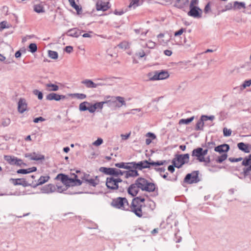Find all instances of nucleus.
<instances>
[{"label":"nucleus","mask_w":251,"mask_h":251,"mask_svg":"<svg viewBox=\"0 0 251 251\" xmlns=\"http://www.w3.org/2000/svg\"><path fill=\"white\" fill-rule=\"evenodd\" d=\"M145 201V198L143 197L134 198L128 210L132 212L138 217H142L145 213L143 209L142 204Z\"/></svg>","instance_id":"obj_1"},{"label":"nucleus","mask_w":251,"mask_h":251,"mask_svg":"<svg viewBox=\"0 0 251 251\" xmlns=\"http://www.w3.org/2000/svg\"><path fill=\"white\" fill-rule=\"evenodd\" d=\"M55 179L60 180L64 185L68 187L79 186L82 183L80 180L77 179V176L74 174L71 175L70 177L63 174H59L56 176Z\"/></svg>","instance_id":"obj_2"},{"label":"nucleus","mask_w":251,"mask_h":251,"mask_svg":"<svg viewBox=\"0 0 251 251\" xmlns=\"http://www.w3.org/2000/svg\"><path fill=\"white\" fill-rule=\"evenodd\" d=\"M166 163L165 160H160L154 162L151 161L150 159V161L144 160L140 161L138 163L132 162H130L131 169L142 170L144 168H148L150 167V166H162Z\"/></svg>","instance_id":"obj_3"},{"label":"nucleus","mask_w":251,"mask_h":251,"mask_svg":"<svg viewBox=\"0 0 251 251\" xmlns=\"http://www.w3.org/2000/svg\"><path fill=\"white\" fill-rule=\"evenodd\" d=\"M111 205L115 208L122 210H128L129 209V205L125 198L119 197L114 199L111 202Z\"/></svg>","instance_id":"obj_4"},{"label":"nucleus","mask_w":251,"mask_h":251,"mask_svg":"<svg viewBox=\"0 0 251 251\" xmlns=\"http://www.w3.org/2000/svg\"><path fill=\"white\" fill-rule=\"evenodd\" d=\"M189 155L188 153L177 155L173 160L174 165L178 168H180L183 164L189 162Z\"/></svg>","instance_id":"obj_5"},{"label":"nucleus","mask_w":251,"mask_h":251,"mask_svg":"<svg viewBox=\"0 0 251 251\" xmlns=\"http://www.w3.org/2000/svg\"><path fill=\"white\" fill-rule=\"evenodd\" d=\"M208 153V149L203 150L201 148L194 149L192 152V156L200 162L204 161V157Z\"/></svg>","instance_id":"obj_6"},{"label":"nucleus","mask_w":251,"mask_h":251,"mask_svg":"<svg viewBox=\"0 0 251 251\" xmlns=\"http://www.w3.org/2000/svg\"><path fill=\"white\" fill-rule=\"evenodd\" d=\"M122 182L120 178H115L114 176L108 177L106 179V185L107 187L111 190H115L118 189L119 184Z\"/></svg>","instance_id":"obj_7"},{"label":"nucleus","mask_w":251,"mask_h":251,"mask_svg":"<svg viewBox=\"0 0 251 251\" xmlns=\"http://www.w3.org/2000/svg\"><path fill=\"white\" fill-rule=\"evenodd\" d=\"M4 158L9 164L11 165H16L20 167L26 165L22 159L18 158L14 156L5 155L4 156Z\"/></svg>","instance_id":"obj_8"},{"label":"nucleus","mask_w":251,"mask_h":251,"mask_svg":"<svg viewBox=\"0 0 251 251\" xmlns=\"http://www.w3.org/2000/svg\"><path fill=\"white\" fill-rule=\"evenodd\" d=\"M100 170L106 175H113L115 176H123L124 175V171H122L120 170L115 168L101 167Z\"/></svg>","instance_id":"obj_9"},{"label":"nucleus","mask_w":251,"mask_h":251,"mask_svg":"<svg viewBox=\"0 0 251 251\" xmlns=\"http://www.w3.org/2000/svg\"><path fill=\"white\" fill-rule=\"evenodd\" d=\"M198 175L199 171H194L188 174L184 178V182L189 184L197 183L200 181Z\"/></svg>","instance_id":"obj_10"},{"label":"nucleus","mask_w":251,"mask_h":251,"mask_svg":"<svg viewBox=\"0 0 251 251\" xmlns=\"http://www.w3.org/2000/svg\"><path fill=\"white\" fill-rule=\"evenodd\" d=\"M242 165L248 166L243 169V173L245 176H248L251 175V154L248 157H245L242 163Z\"/></svg>","instance_id":"obj_11"},{"label":"nucleus","mask_w":251,"mask_h":251,"mask_svg":"<svg viewBox=\"0 0 251 251\" xmlns=\"http://www.w3.org/2000/svg\"><path fill=\"white\" fill-rule=\"evenodd\" d=\"M158 43L160 45L162 46H166L168 44V42L173 40L169 34L160 33L157 36Z\"/></svg>","instance_id":"obj_12"},{"label":"nucleus","mask_w":251,"mask_h":251,"mask_svg":"<svg viewBox=\"0 0 251 251\" xmlns=\"http://www.w3.org/2000/svg\"><path fill=\"white\" fill-rule=\"evenodd\" d=\"M169 75L167 71L155 72L154 75L151 78L152 80H162L168 78Z\"/></svg>","instance_id":"obj_13"},{"label":"nucleus","mask_w":251,"mask_h":251,"mask_svg":"<svg viewBox=\"0 0 251 251\" xmlns=\"http://www.w3.org/2000/svg\"><path fill=\"white\" fill-rule=\"evenodd\" d=\"M185 31V28H181L177 31L175 32L174 38L173 39V44L175 45H180L182 44L181 38L179 36L182 34V33Z\"/></svg>","instance_id":"obj_14"},{"label":"nucleus","mask_w":251,"mask_h":251,"mask_svg":"<svg viewBox=\"0 0 251 251\" xmlns=\"http://www.w3.org/2000/svg\"><path fill=\"white\" fill-rule=\"evenodd\" d=\"M40 190L41 193L50 194L56 192V187L52 184H49L42 187Z\"/></svg>","instance_id":"obj_15"},{"label":"nucleus","mask_w":251,"mask_h":251,"mask_svg":"<svg viewBox=\"0 0 251 251\" xmlns=\"http://www.w3.org/2000/svg\"><path fill=\"white\" fill-rule=\"evenodd\" d=\"M10 181L13 183L14 185H22L24 187L31 186L32 184L31 183H29L27 181H26L24 178H11L10 179Z\"/></svg>","instance_id":"obj_16"},{"label":"nucleus","mask_w":251,"mask_h":251,"mask_svg":"<svg viewBox=\"0 0 251 251\" xmlns=\"http://www.w3.org/2000/svg\"><path fill=\"white\" fill-rule=\"evenodd\" d=\"M27 109V104L25 99L20 98L18 103V111L22 114Z\"/></svg>","instance_id":"obj_17"},{"label":"nucleus","mask_w":251,"mask_h":251,"mask_svg":"<svg viewBox=\"0 0 251 251\" xmlns=\"http://www.w3.org/2000/svg\"><path fill=\"white\" fill-rule=\"evenodd\" d=\"M190 10L188 13V15L194 18H200L201 17V9L198 7H192L190 8Z\"/></svg>","instance_id":"obj_18"},{"label":"nucleus","mask_w":251,"mask_h":251,"mask_svg":"<svg viewBox=\"0 0 251 251\" xmlns=\"http://www.w3.org/2000/svg\"><path fill=\"white\" fill-rule=\"evenodd\" d=\"M66 99V96L62 95H58L56 93H51L48 94L46 97V99L49 100H54L56 101H59L61 100H64Z\"/></svg>","instance_id":"obj_19"},{"label":"nucleus","mask_w":251,"mask_h":251,"mask_svg":"<svg viewBox=\"0 0 251 251\" xmlns=\"http://www.w3.org/2000/svg\"><path fill=\"white\" fill-rule=\"evenodd\" d=\"M50 179V176H41L38 180L37 182L35 183L33 181H32L31 185L33 188L36 187L38 185H42L43 184L48 182Z\"/></svg>","instance_id":"obj_20"},{"label":"nucleus","mask_w":251,"mask_h":251,"mask_svg":"<svg viewBox=\"0 0 251 251\" xmlns=\"http://www.w3.org/2000/svg\"><path fill=\"white\" fill-rule=\"evenodd\" d=\"M139 188L138 185L136 184V182L130 185L128 188V193L132 196H135L138 193Z\"/></svg>","instance_id":"obj_21"},{"label":"nucleus","mask_w":251,"mask_h":251,"mask_svg":"<svg viewBox=\"0 0 251 251\" xmlns=\"http://www.w3.org/2000/svg\"><path fill=\"white\" fill-rule=\"evenodd\" d=\"M229 149V146L227 144H222L215 147L214 151L219 153L226 152Z\"/></svg>","instance_id":"obj_22"},{"label":"nucleus","mask_w":251,"mask_h":251,"mask_svg":"<svg viewBox=\"0 0 251 251\" xmlns=\"http://www.w3.org/2000/svg\"><path fill=\"white\" fill-rule=\"evenodd\" d=\"M189 0H176L175 6L179 9H183L188 6Z\"/></svg>","instance_id":"obj_23"},{"label":"nucleus","mask_w":251,"mask_h":251,"mask_svg":"<svg viewBox=\"0 0 251 251\" xmlns=\"http://www.w3.org/2000/svg\"><path fill=\"white\" fill-rule=\"evenodd\" d=\"M146 184L145 185V188L144 189L143 191L151 192L155 190L156 186L154 183L147 180H146Z\"/></svg>","instance_id":"obj_24"},{"label":"nucleus","mask_w":251,"mask_h":251,"mask_svg":"<svg viewBox=\"0 0 251 251\" xmlns=\"http://www.w3.org/2000/svg\"><path fill=\"white\" fill-rule=\"evenodd\" d=\"M67 34L69 36L78 37L80 35L81 32L77 28H74L69 30L67 32Z\"/></svg>","instance_id":"obj_25"},{"label":"nucleus","mask_w":251,"mask_h":251,"mask_svg":"<svg viewBox=\"0 0 251 251\" xmlns=\"http://www.w3.org/2000/svg\"><path fill=\"white\" fill-rule=\"evenodd\" d=\"M81 83L84 84L86 87L88 88H96L97 85L91 79H86L81 81Z\"/></svg>","instance_id":"obj_26"},{"label":"nucleus","mask_w":251,"mask_h":251,"mask_svg":"<svg viewBox=\"0 0 251 251\" xmlns=\"http://www.w3.org/2000/svg\"><path fill=\"white\" fill-rule=\"evenodd\" d=\"M124 175L126 178L134 177L138 176V172L136 170L129 169L128 171H124Z\"/></svg>","instance_id":"obj_27"},{"label":"nucleus","mask_w":251,"mask_h":251,"mask_svg":"<svg viewBox=\"0 0 251 251\" xmlns=\"http://www.w3.org/2000/svg\"><path fill=\"white\" fill-rule=\"evenodd\" d=\"M146 180L147 179L144 178L140 177L135 181L139 189H140L142 191L144 190V189L145 188V185L146 184Z\"/></svg>","instance_id":"obj_28"},{"label":"nucleus","mask_w":251,"mask_h":251,"mask_svg":"<svg viewBox=\"0 0 251 251\" xmlns=\"http://www.w3.org/2000/svg\"><path fill=\"white\" fill-rule=\"evenodd\" d=\"M46 90L48 91H57L59 90V86L56 84L48 83L45 84Z\"/></svg>","instance_id":"obj_29"},{"label":"nucleus","mask_w":251,"mask_h":251,"mask_svg":"<svg viewBox=\"0 0 251 251\" xmlns=\"http://www.w3.org/2000/svg\"><path fill=\"white\" fill-rule=\"evenodd\" d=\"M108 9V6L107 4L105 2H102L101 1L98 2L96 4V9L98 11H106Z\"/></svg>","instance_id":"obj_30"},{"label":"nucleus","mask_w":251,"mask_h":251,"mask_svg":"<svg viewBox=\"0 0 251 251\" xmlns=\"http://www.w3.org/2000/svg\"><path fill=\"white\" fill-rule=\"evenodd\" d=\"M237 147L239 150L246 153H249L250 152L251 149L249 148L248 145L244 143H239L237 144Z\"/></svg>","instance_id":"obj_31"},{"label":"nucleus","mask_w":251,"mask_h":251,"mask_svg":"<svg viewBox=\"0 0 251 251\" xmlns=\"http://www.w3.org/2000/svg\"><path fill=\"white\" fill-rule=\"evenodd\" d=\"M37 170L36 167H33L31 168H29L26 169H19L17 171V173L22 174H26L31 172H33L36 171Z\"/></svg>","instance_id":"obj_32"},{"label":"nucleus","mask_w":251,"mask_h":251,"mask_svg":"<svg viewBox=\"0 0 251 251\" xmlns=\"http://www.w3.org/2000/svg\"><path fill=\"white\" fill-rule=\"evenodd\" d=\"M115 101L117 100L120 104H117L116 106L118 107H121L123 105H126V103L125 100V99L123 97H120V96H117V97H114V98H112Z\"/></svg>","instance_id":"obj_33"},{"label":"nucleus","mask_w":251,"mask_h":251,"mask_svg":"<svg viewBox=\"0 0 251 251\" xmlns=\"http://www.w3.org/2000/svg\"><path fill=\"white\" fill-rule=\"evenodd\" d=\"M130 162L129 163H124V162H120L116 163L115 166L119 168H124L126 169H131Z\"/></svg>","instance_id":"obj_34"},{"label":"nucleus","mask_w":251,"mask_h":251,"mask_svg":"<svg viewBox=\"0 0 251 251\" xmlns=\"http://www.w3.org/2000/svg\"><path fill=\"white\" fill-rule=\"evenodd\" d=\"M205 121L204 119H202L201 116V119L198 121L196 124V129L197 130H202L204 126V122Z\"/></svg>","instance_id":"obj_35"},{"label":"nucleus","mask_w":251,"mask_h":251,"mask_svg":"<svg viewBox=\"0 0 251 251\" xmlns=\"http://www.w3.org/2000/svg\"><path fill=\"white\" fill-rule=\"evenodd\" d=\"M45 157L43 155L36 153L35 152L33 153V155L31 157V160H44Z\"/></svg>","instance_id":"obj_36"},{"label":"nucleus","mask_w":251,"mask_h":251,"mask_svg":"<svg viewBox=\"0 0 251 251\" xmlns=\"http://www.w3.org/2000/svg\"><path fill=\"white\" fill-rule=\"evenodd\" d=\"M90 103L87 101H84L80 103L79 105V109L81 111H84L87 110L88 106L90 105Z\"/></svg>","instance_id":"obj_37"},{"label":"nucleus","mask_w":251,"mask_h":251,"mask_svg":"<svg viewBox=\"0 0 251 251\" xmlns=\"http://www.w3.org/2000/svg\"><path fill=\"white\" fill-rule=\"evenodd\" d=\"M55 186L56 187V191L58 193H63L67 190L68 188V186L66 185H61L58 183L55 185Z\"/></svg>","instance_id":"obj_38"},{"label":"nucleus","mask_w":251,"mask_h":251,"mask_svg":"<svg viewBox=\"0 0 251 251\" xmlns=\"http://www.w3.org/2000/svg\"><path fill=\"white\" fill-rule=\"evenodd\" d=\"M69 2L71 6L73 7L78 13L81 11V8L75 3V0H69Z\"/></svg>","instance_id":"obj_39"},{"label":"nucleus","mask_w":251,"mask_h":251,"mask_svg":"<svg viewBox=\"0 0 251 251\" xmlns=\"http://www.w3.org/2000/svg\"><path fill=\"white\" fill-rule=\"evenodd\" d=\"M69 96L72 98H75L79 100H83L86 98V95L84 94H79V93H74V94H70Z\"/></svg>","instance_id":"obj_40"},{"label":"nucleus","mask_w":251,"mask_h":251,"mask_svg":"<svg viewBox=\"0 0 251 251\" xmlns=\"http://www.w3.org/2000/svg\"><path fill=\"white\" fill-rule=\"evenodd\" d=\"M233 7L234 9H240L242 8H245V3L244 2L234 1L233 3Z\"/></svg>","instance_id":"obj_41"},{"label":"nucleus","mask_w":251,"mask_h":251,"mask_svg":"<svg viewBox=\"0 0 251 251\" xmlns=\"http://www.w3.org/2000/svg\"><path fill=\"white\" fill-rule=\"evenodd\" d=\"M146 136L147 137H150V138H151V139H150V138H147L146 139V144L147 145H150L151 141H152V139H154L155 138L156 136L154 134L152 133H151V132H148L147 134H146Z\"/></svg>","instance_id":"obj_42"},{"label":"nucleus","mask_w":251,"mask_h":251,"mask_svg":"<svg viewBox=\"0 0 251 251\" xmlns=\"http://www.w3.org/2000/svg\"><path fill=\"white\" fill-rule=\"evenodd\" d=\"M34 10L38 13L45 12L43 6L40 4L35 5L34 6Z\"/></svg>","instance_id":"obj_43"},{"label":"nucleus","mask_w":251,"mask_h":251,"mask_svg":"<svg viewBox=\"0 0 251 251\" xmlns=\"http://www.w3.org/2000/svg\"><path fill=\"white\" fill-rule=\"evenodd\" d=\"M86 181L91 185L93 186H96L97 185L99 184V180L98 179L97 177H96L95 178H90L88 179H86Z\"/></svg>","instance_id":"obj_44"},{"label":"nucleus","mask_w":251,"mask_h":251,"mask_svg":"<svg viewBox=\"0 0 251 251\" xmlns=\"http://www.w3.org/2000/svg\"><path fill=\"white\" fill-rule=\"evenodd\" d=\"M194 119V117H190L189 118L186 119H181L179 121V124H180V125H182V124L187 125V124H189L190 123H191L192 121H193Z\"/></svg>","instance_id":"obj_45"},{"label":"nucleus","mask_w":251,"mask_h":251,"mask_svg":"<svg viewBox=\"0 0 251 251\" xmlns=\"http://www.w3.org/2000/svg\"><path fill=\"white\" fill-rule=\"evenodd\" d=\"M48 55L50 58L53 59H56L58 57V53L56 51L50 50L48 51Z\"/></svg>","instance_id":"obj_46"},{"label":"nucleus","mask_w":251,"mask_h":251,"mask_svg":"<svg viewBox=\"0 0 251 251\" xmlns=\"http://www.w3.org/2000/svg\"><path fill=\"white\" fill-rule=\"evenodd\" d=\"M130 3L128 6L129 8H133L135 9L139 5V0H129Z\"/></svg>","instance_id":"obj_47"},{"label":"nucleus","mask_w":251,"mask_h":251,"mask_svg":"<svg viewBox=\"0 0 251 251\" xmlns=\"http://www.w3.org/2000/svg\"><path fill=\"white\" fill-rule=\"evenodd\" d=\"M118 47L120 49L126 50L129 48V44L126 41H123L120 43Z\"/></svg>","instance_id":"obj_48"},{"label":"nucleus","mask_w":251,"mask_h":251,"mask_svg":"<svg viewBox=\"0 0 251 251\" xmlns=\"http://www.w3.org/2000/svg\"><path fill=\"white\" fill-rule=\"evenodd\" d=\"M227 157V155L226 153H224L221 156H219L216 159V162L219 163L223 162Z\"/></svg>","instance_id":"obj_49"},{"label":"nucleus","mask_w":251,"mask_h":251,"mask_svg":"<svg viewBox=\"0 0 251 251\" xmlns=\"http://www.w3.org/2000/svg\"><path fill=\"white\" fill-rule=\"evenodd\" d=\"M156 43L151 41H149L147 43L145 44V47L150 49H153L155 47Z\"/></svg>","instance_id":"obj_50"},{"label":"nucleus","mask_w":251,"mask_h":251,"mask_svg":"<svg viewBox=\"0 0 251 251\" xmlns=\"http://www.w3.org/2000/svg\"><path fill=\"white\" fill-rule=\"evenodd\" d=\"M11 120L9 118L3 119L1 122V125L4 127H6L9 126Z\"/></svg>","instance_id":"obj_51"},{"label":"nucleus","mask_w":251,"mask_h":251,"mask_svg":"<svg viewBox=\"0 0 251 251\" xmlns=\"http://www.w3.org/2000/svg\"><path fill=\"white\" fill-rule=\"evenodd\" d=\"M242 68H245L247 71L251 70V60H250L249 61L246 62L242 65Z\"/></svg>","instance_id":"obj_52"},{"label":"nucleus","mask_w":251,"mask_h":251,"mask_svg":"<svg viewBox=\"0 0 251 251\" xmlns=\"http://www.w3.org/2000/svg\"><path fill=\"white\" fill-rule=\"evenodd\" d=\"M29 49L30 51L32 53H34L37 50V45L35 43H31L29 45Z\"/></svg>","instance_id":"obj_53"},{"label":"nucleus","mask_w":251,"mask_h":251,"mask_svg":"<svg viewBox=\"0 0 251 251\" xmlns=\"http://www.w3.org/2000/svg\"><path fill=\"white\" fill-rule=\"evenodd\" d=\"M232 131L230 129L224 127L223 129V134L224 136H229L231 134Z\"/></svg>","instance_id":"obj_54"},{"label":"nucleus","mask_w":251,"mask_h":251,"mask_svg":"<svg viewBox=\"0 0 251 251\" xmlns=\"http://www.w3.org/2000/svg\"><path fill=\"white\" fill-rule=\"evenodd\" d=\"M33 93L35 95L37 96L38 99L40 100H42L43 98L42 93L38 90L36 89V90H33Z\"/></svg>","instance_id":"obj_55"},{"label":"nucleus","mask_w":251,"mask_h":251,"mask_svg":"<svg viewBox=\"0 0 251 251\" xmlns=\"http://www.w3.org/2000/svg\"><path fill=\"white\" fill-rule=\"evenodd\" d=\"M147 205L149 207V208L151 210H153L155 207V202L151 200H149L147 202Z\"/></svg>","instance_id":"obj_56"},{"label":"nucleus","mask_w":251,"mask_h":251,"mask_svg":"<svg viewBox=\"0 0 251 251\" xmlns=\"http://www.w3.org/2000/svg\"><path fill=\"white\" fill-rule=\"evenodd\" d=\"M94 106L95 107H96V110L97 109H102L103 106V102H98L94 103Z\"/></svg>","instance_id":"obj_57"},{"label":"nucleus","mask_w":251,"mask_h":251,"mask_svg":"<svg viewBox=\"0 0 251 251\" xmlns=\"http://www.w3.org/2000/svg\"><path fill=\"white\" fill-rule=\"evenodd\" d=\"M251 85V79L249 80H246L244 81L243 84L241 85V89H244L247 87H249Z\"/></svg>","instance_id":"obj_58"},{"label":"nucleus","mask_w":251,"mask_h":251,"mask_svg":"<svg viewBox=\"0 0 251 251\" xmlns=\"http://www.w3.org/2000/svg\"><path fill=\"white\" fill-rule=\"evenodd\" d=\"M103 143V140L101 138H99L98 139L93 143V145L95 146H99Z\"/></svg>","instance_id":"obj_59"},{"label":"nucleus","mask_w":251,"mask_h":251,"mask_svg":"<svg viewBox=\"0 0 251 251\" xmlns=\"http://www.w3.org/2000/svg\"><path fill=\"white\" fill-rule=\"evenodd\" d=\"M202 119H204L205 121L207 120L213 121L215 119V116L213 115L211 116H206V115H202Z\"/></svg>","instance_id":"obj_60"},{"label":"nucleus","mask_w":251,"mask_h":251,"mask_svg":"<svg viewBox=\"0 0 251 251\" xmlns=\"http://www.w3.org/2000/svg\"><path fill=\"white\" fill-rule=\"evenodd\" d=\"M155 167L154 168V169L157 171V172H158L160 173V174H161V173H164L165 170H166V169L165 168V167H158L157 166H154Z\"/></svg>","instance_id":"obj_61"},{"label":"nucleus","mask_w":251,"mask_h":251,"mask_svg":"<svg viewBox=\"0 0 251 251\" xmlns=\"http://www.w3.org/2000/svg\"><path fill=\"white\" fill-rule=\"evenodd\" d=\"M9 27L7 26V22L5 21H3L0 23V30H2L4 28H8Z\"/></svg>","instance_id":"obj_62"},{"label":"nucleus","mask_w":251,"mask_h":251,"mask_svg":"<svg viewBox=\"0 0 251 251\" xmlns=\"http://www.w3.org/2000/svg\"><path fill=\"white\" fill-rule=\"evenodd\" d=\"M198 0H191L190 4V8L197 7L196 5L198 4Z\"/></svg>","instance_id":"obj_63"},{"label":"nucleus","mask_w":251,"mask_h":251,"mask_svg":"<svg viewBox=\"0 0 251 251\" xmlns=\"http://www.w3.org/2000/svg\"><path fill=\"white\" fill-rule=\"evenodd\" d=\"M89 106L88 107V109L87 110H88L90 113H94L96 111V107H94V105H88Z\"/></svg>","instance_id":"obj_64"}]
</instances>
